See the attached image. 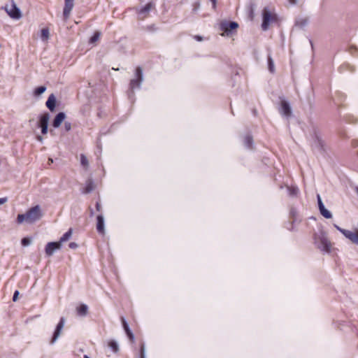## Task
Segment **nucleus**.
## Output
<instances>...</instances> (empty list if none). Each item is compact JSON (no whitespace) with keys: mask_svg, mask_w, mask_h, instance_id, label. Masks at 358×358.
I'll return each mask as SVG.
<instances>
[{"mask_svg":"<svg viewBox=\"0 0 358 358\" xmlns=\"http://www.w3.org/2000/svg\"><path fill=\"white\" fill-rule=\"evenodd\" d=\"M308 138L310 141L311 148L314 152L320 155L326 154L325 143L322 139L318 128L313 125L309 131Z\"/></svg>","mask_w":358,"mask_h":358,"instance_id":"obj_1","label":"nucleus"},{"mask_svg":"<svg viewBox=\"0 0 358 358\" xmlns=\"http://www.w3.org/2000/svg\"><path fill=\"white\" fill-rule=\"evenodd\" d=\"M43 217L41 206L37 204L29 208L25 213L18 214L16 218V223L22 224L24 222L34 224Z\"/></svg>","mask_w":358,"mask_h":358,"instance_id":"obj_2","label":"nucleus"},{"mask_svg":"<svg viewBox=\"0 0 358 358\" xmlns=\"http://www.w3.org/2000/svg\"><path fill=\"white\" fill-rule=\"evenodd\" d=\"M313 241L315 246L323 252L329 253L331 252V243L324 231L320 230L318 232H315Z\"/></svg>","mask_w":358,"mask_h":358,"instance_id":"obj_3","label":"nucleus"},{"mask_svg":"<svg viewBox=\"0 0 358 358\" xmlns=\"http://www.w3.org/2000/svg\"><path fill=\"white\" fill-rule=\"evenodd\" d=\"M262 29L264 31H266L271 23L277 22L278 15L276 13H272L268 6H266L262 11Z\"/></svg>","mask_w":358,"mask_h":358,"instance_id":"obj_4","label":"nucleus"},{"mask_svg":"<svg viewBox=\"0 0 358 358\" xmlns=\"http://www.w3.org/2000/svg\"><path fill=\"white\" fill-rule=\"evenodd\" d=\"M238 27V23L235 21L222 20L220 24V29L227 36L235 34Z\"/></svg>","mask_w":358,"mask_h":358,"instance_id":"obj_5","label":"nucleus"},{"mask_svg":"<svg viewBox=\"0 0 358 358\" xmlns=\"http://www.w3.org/2000/svg\"><path fill=\"white\" fill-rule=\"evenodd\" d=\"M143 80V69L141 66H137L135 69V78L131 79L129 82V88H131V90L140 89Z\"/></svg>","mask_w":358,"mask_h":358,"instance_id":"obj_6","label":"nucleus"},{"mask_svg":"<svg viewBox=\"0 0 358 358\" xmlns=\"http://www.w3.org/2000/svg\"><path fill=\"white\" fill-rule=\"evenodd\" d=\"M280 99L279 112L282 116L288 119L292 115V109L290 103L284 97H280Z\"/></svg>","mask_w":358,"mask_h":358,"instance_id":"obj_7","label":"nucleus"},{"mask_svg":"<svg viewBox=\"0 0 358 358\" xmlns=\"http://www.w3.org/2000/svg\"><path fill=\"white\" fill-rule=\"evenodd\" d=\"M3 8L5 9L8 16L12 19L19 20L22 17V12L13 0H11V5L10 8H8V5H6L5 7H3Z\"/></svg>","mask_w":358,"mask_h":358,"instance_id":"obj_8","label":"nucleus"},{"mask_svg":"<svg viewBox=\"0 0 358 358\" xmlns=\"http://www.w3.org/2000/svg\"><path fill=\"white\" fill-rule=\"evenodd\" d=\"M66 322V319L64 317H61L59 322L56 325L55 330L52 333V335L51 336V338L50 340V344L53 345L56 343L57 339L61 335V333L62 331V329H64V324Z\"/></svg>","mask_w":358,"mask_h":358,"instance_id":"obj_9","label":"nucleus"},{"mask_svg":"<svg viewBox=\"0 0 358 358\" xmlns=\"http://www.w3.org/2000/svg\"><path fill=\"white\" fill-rule=\"evenodd\" d=\"M62 248V244L57 241L48 242L45 247V255L48 257L53 255L55 251Z\"/></svg>","mask_w":358,"mask_h":358,"instance_id":"obj_10","label":"nucleus"},{"mask_svg":"<svg viewBox=\"0 0 358 358\" xmlns=\"http://www.w3.org/2000/svg\"><path fill=\"white\" fill-rule=\"evenodd\" d=\"M73 6L74 0H64V6L63 8V17L64 21H66L69 18Z\"/></svg>","mask_w":358,"mask_h":358,"instance_id":"obj_11","label":"nucleus"},{"mask_svg":"<svg viewBox=\"0 0 358 358\" xmlns=\"http://www.w3.org/2000/svg\"><path fill=\"white\" fill-rule=\"evenodd\" d=\"M66 113L64 112H59L54 117V119L52 121V126L55 129L59 128L62 123L66 119Z\"/></svg>","mask_w":358,"mask_h":358,"instance_id":"obj_12","label":"nucleus"},{"mask_svg":"<svg viewBox=\"0 0 358 358\" xmlns=\"http://www.w3.org/2000/svg\"><path fill=\"white\" fill-rule=\"evenodd\" d=\"M96 229L99 234L105 233V220L103 215L100 214L96 216Z\"/></svg>","mask_w":358,"mask_h":358,"instance_id":"obj_13","label":"nucleus"},{"mask_svg":"<svg viewBox=\"0 0 358 358\" xmlns=\"http://www.w3.org/2000/svg\"><path fill=\"white\" fill-rule=\"evenodd\" d=\"M57 103V98H56L55 95L54 94H51L48 96V98L45 102V106L51 112H53L56 109Z\"/></svg>","mask_w":358,"mask_h":358,"instance_id":"obj_14","label":"nucleus"},{"mask_svg":"<svg viewBox=\"0 0 358 358\" xmlns=\"http://www.w3.org/2000/svg\"><path fill=\"white\" fill-rule=\"evenodd\" d=\"M50 119V114L48 112H45L38 116L37 122L38 127H48Z\"/></svg>","mask_w":358,"mask_h":358,"instance_id":"obj_15","label":"nucleus"},{"mask_svg":"<svg viewBox=\"0 0 358 358\" xmlns=\"http://www.w3.org/2000/svg\"><path fill=\"white\" fill-rule=\"evenodd\" d=\"M298 215L297 209L294 207H291L289 210V217L292 218V221L290 222L291 227H287L289 231H294V224L297 221L296 217Z\"/></svg>","mask_w":358,"mask_h":358,"instance_id":"obj_16","label":"nucleus"},{"mask_svg":"<svg viewBox=\"0 0 358 358\" xmlns=\"http://www.w3.org/2000/svg\"><path fill=\"white\" fill-rule=\"evenodd\" d=\"M154 6V3L152 1L147 3L145 6L136 8L138 15H143L149 13Z\"/></svg>","mask_w":358,"mask_h":358,"instance_id":"obj_17","label":"nucleus"},{"mask_svg":"<svg viewBox=\"0 0 358 358\" xmlns=\"http://www.w3.org/2000/svg\"><path fill=\"white\" fill-rule=\"evenodd\" d=\"M47 90L45 85H40L34 88L33 91V96L35 98L40 97Z\"/></svg>","mask_w":358,"mask_h":358,"instance_id":"obj_18","label":"nucleus"},{"mask_svg":"<svg viewBox=\"0 0 358 358\" xmlns=\"http://www.w3.org/2000/svg\"><path fill=\"white\" fill-rule=\"evenodd\" d=\"M94 188V181L92 179H88L86 181L85 186L83 190V194H89L93 191Z\"/></svg>","mask_w":358,"mask_h":358,"instance_id":"obj_19","label":"nucleus"},{"mask_svg":"<svg viewBox=\"0 0 358 358\" xmlns=\"http://www.w3.org/2000/svg\"><path fill=\"white\" fill-rule=\"evenodd\" d=\"M76 312L79 316H85L88 312V306L85 303H80L77 307Z\"/></svg>","mask_w":358,"mask_h":358,"instance_id":"obj_20","label":"nucleus"},{"mask_svg":"<svg viewBox=\"0 0 358 358\" xmlns=\"http://www.w3.org/2000/svg\"><path fill=\"white\" fill-rule=\"evenodd\" d=\"M287 192L289 196L296 197L299 194V189L296 185L287 187Z\"/></svg>","mask_w":358,"mask_h":358,"instance_id":"obj_21","label":"nucleus"},{"mask_svg":"<svg viewBox=\"0 0 358 358\" xmlns=\"http://www.w3.org/2000/svg\"><path fill=\"white\" fill-rule=\"evenodd\" d=\"M255 8H256V4L254 2H250V3L248 6V18L251 21H252L255 17Z\"/></svg>","mask_w":358,"mask_h":358,"instance_id":"obj_22","label":"nucleus"},{"mask_svg":"<svg viewBox=\"0 0 358 358\" xmlns=\"http://www.w3.org/2000/svg\"><path fill=\"white\" fill-rule=\"evenodd\" d=\"M73 230L71 228L69 229L67 231H66L59 238V241H58V243H60L62 245V243H64L67 241H69L72 235Z\"/></svg>","mask_w":358,"mask_h":358,"instance_id":"obj_23","label":"nucleus"},{"mask_svg":"<svg viewBox=\"0 0 358 358\" xmlns=\"http://www.w3.org/2000/svg\"><path fill=\"white\" fill-rule=\"evenodd\" d=\"M267 65H268V71L271 73H273L275 72L274 61H273L272 56L270 53H268L267 55Z\"/></svg>","mask_w":358,"mask_h":358,"instance_id":"obj_24","label":"nucleus"},{"mask_svg":"<svg viewBox=\"0 0 358 358\" xmlns=\"http://www.w3.org/2000/svg\"><path fill=\"white\" fill-rule=\"evenodd\" d=\"M254 141L253 138L251 135H246L244 139V145L245 148L248 149H252L253 148Z\"/></svg>","mask_w":358,"mask_h":358,"instance_id":"obj_25","label":"nucleus"},{"mask_svg":"<svg viewBox=\"0 0 358 358\" xmlns=\"http://www.w3.org/2000/svg\"><path fill=\"white\" fill-rule=\"evenodd\" d=\"M345 71H349L350 72L352 73L355 71V69L349 64H343V65L339 66L338 71L340 73H343Z\"/></svg>","mask_w":358,"mask_h":358,"instance_id":"obj_26","label":"nucleus"},{"mask_svg":"<svg viewBox=\"0 0 358 358\" xmlns=\"http://www.w3.org/2000/svg\"><path fill=\"white\" fill-rule=\"evenodd\" d=\"M320 213L326 219L332 218V213L326 207L319 209Z\"/></svg>","mask_w":358,"mask_h":358,"instance_id":"obj_27","label":"nucleus"},{"mask_svg":"<svg viewBox=\"0 0 358 358\" xmlns=\"http://www.w3.org/2000/svg\"><path fill=\"white\" fill-rule=\"evenodd\" d=\"M120 320H121V322H122V328L125 332V334L131 331V329H130V327H129V324L127 322V320H126V318L123 316L120 317Z\"/></svg>","mask_w":358,"mask_h":358,"instance_id":"obj_28","label":"nucleus"},{"mask_svg":"<svg viewBox=\"0 0 358 358\" xmlns=\"http://www.w3.org/2000/svg\"><path fill=\"white\" fill-rule=\"evenodd\" d=\"M108 346L114 352H117L119 350L118 343L114 340H111L108 342Z\"/></svg>","mask_w":358,"mask_h":358,"instance_id":"obj_29","label":"nucleus"},{"mask_svg":"<svg viewBox=\"0 0 358 358\" xmlns=\"http://www.w3.org/2000/svg\"><path fill=\"white\" fill-rule=\"evenodd\" d=\"M138 358H146L145 357V343L143 342H142L140 344Z\"/></svg>","mask_w":358,"mask_h":358,"instance_id":"obj_30","label":"nucleus"},{"mask_svg":"<svg viewBox=\"0 0 358 358\" xmlns=\"http://www.w3.org/2000/svg\"><path fill=\"white\" fill-rule=\"evenodd\" d=\"M355 232L346 229L342 231V234L352 242Z\"/></svg>","mask_w":358,"mask_h":358,"instance_id":"obj_31","label":"nucleus"},{"mask_svg":"<svg viewBox=\"0 0 358 358\" xmlns=\"http://www.w3.org/2000/svg\"><path fill=\"white\" fill-rule=\"evenodd\" d=\"M100 35L101 33L99 31H94L92 36L90 38L89 43H94L96 42L99 39Z\"/></svg>","mask_w":358,"mask_h":358,"instance_id":"obj_32","label":"nucleus"},{"mask_svg":"<svg viewBox=\"0 0 358 358\" xmlns=\"http://www.w3.org/2000/svg\"><path fill=\"white\" fill-rule=\"evenodd\" d=\"M144 29L150 33H155L159 30V28L155 24H152L145 27Z\"/></svg>","mask_w":358,"mask_h":358,"instance_id":"obj_33","label":"nucleus"},{"mask_svg":"<svg viewBox=\"0 0 358 358\" xmlns=\"http://www.w3.org/2000/svg\"><path fill=\"white\" fill-rule=\"evenodd\" d=\"M31 237L25 236L21 239V245L23 247L29 246L31 243Z\"/></svg>","mask_w":358,"mask_h":358,"instance_id":"obj_34","label":"nucleus"},{"mask_svg":"<svg viewBox=\"0 0 358 358\" xmlns=\"http://www.w3.org/2000/svg\"><path fill=\"white\" fill-rule=\"evenodd\" d=\"M49 34V29L48 28H43L41 30V38L42 40H47Z\"/></svg>","mask_w":358,"mask_h":358,"instance_id":"obj_35","label":"nucleus"},{"mask_svg":"<svg viewBox=\"0 0 358 358\" xmlns=\"http://www.w3.org/2000/svg\"><path fill=\"white\" fill-rule=\"evenodd\" d=\"M80 164L83 167H87L88 166V159L84 154L80 155Z\"/></svg>","mask_w":358,"mask_h":358,"instance_id":"obj_36","label":"nucleus"},{"mask_svg":"<svg viewBox=\"0 0 358 358\" xmlns=\"http://www.w3.org/2000/svg\"><path fill=\"white\" fill-rule=\"evenodd\" d=\"M127 96H128V99H129V101L131 102H133L135 99L134 90H131V88H129L127 92Z\"/></svg>","mask_w":358,"mask_h":358,"instance_id":"obj_37","label":"nucleus"},{"mask_svg":"<svg viewBox=\"0 0 358 358\" xmlns=\"http://www.w3.org/2000/svg\"><path fill=\"white\" fill-rule=\"evenodd\" d=\"M192 6H193L192 11L194 13L197 12L199 10L200 7H201L200 0L195 1L193 3Z\"/></svg>","mask_w":358,"mask_h":358,"instance_id":"obj_38","label":"nucleus"},{"mask_svg":"<svg viewBox=\"0 0 358 358\" xmlns=\"http://www.w3.org/2000/svg\"><path fill=\"white\" fill-rule=\"evenodd\" d=\"M317 201L318 209H320L325 206L320 194L317 195Z\"/></svg>","mask_w":358,"mask_h":358,"instance_id":"obj_39","label":"nucleus"},{"mask_svg":"<svg viewBox=\"0 0 358 358\" xmlns=\"http://www.w3.org/2000/svg\"><path fill=\"white\" fill-rule=\"evenodd\" d=\"M337 94H338V100L337 101H336L335 99L334 100L335 103H337L338 101H343L345 98V96L341 92H337Z\"/></svg>","mask_w":358,"mask_h":358,"instance_id":"obj_40","label":"nucleus"},{"mask_svg":"<svg viewBox=\"0 0 358 358\" xmlns=\"http://www.w3.org/2000/svg\"><path fill=\"white\" fill-rule=\"evenodd\" d=\"M127 338L131 341L134 342L135 340V336L132 331H130L126 334Z\"/></svg>","mask_w":358,"mask_h":358,"instance_id":"obj_41","label":"nucleus"},{"mask_svg":"<svg viewBox=\"0 0 358 358\" xmlns=\"http://www.w3.org/2000/svg\"><path fill=\"white\" fill-rule=\"evenodd\" d=\"M102 151V145L100 139H98L96 141V152L101 153Z\"/></svg>","mask_w":358,"mask_h":358,"instance_id":"obj_42","label":"nucleus"},{"mask_svg":"<svg viewBox=\"0 0 358 358\" xmlns=\"http://www.w3.org/2000/svg\"><path fill=\"white\" fill-rule=\"evenodd\" d=\"M20 295V292L18 290H15L13 293L12 300L13 301L15 302L17 301Z\"/></svg>","mask_w":358,"mask_h":358,"instance_id":"obj_43","label":"nucleus"},{"mask_svg":"<svg viewBox=\"0 0 358 358\" xmlns=\"http://www.w3.org/2000/svg\"><path fill=\"white\" fill-rule=\"evenodd\" d=\"M64 129L66 131H69L71 129V123L69 122H64Z\"/></svg>","mask_w":358,"mask_h":358,"instance_id":"obj_44","label":"nucleus"},{"mask_svg":"<svg viewBox=\"0 0 358 358\" xmlns=\"http://www.w3.org/2000/svg\"><path fill=\"white\" fill-rule=\"evenodd\" d=\"M346 121L349 123H352V124H355L357 122V119L352 116V115H349L348 118L346 120Z\"/></svg>","mask_w":358,"mask_h":358,"instance_id":"obj_45","label":"nucleus"},{"mask_svg":"<svg viewBox=\"0 0 358 358\" xmlns=\"http://www.w3.org/2000/svg\"><path fill=\"white\" fill-rule=\"evenodd\" d=\"M308 22L306 20H301L299 22H296V24H298L301 27H303L307 24Z\"/></svg>","mask_w":358,"mask_h":358,"instance_id":"obj_46","label":"nucleus"},{"mask_svg":"<svg viewBox=\"0 0 358 358\" xmlns=\"http://www.w3.org/2000/svg\"><path fill=\"white\" fill-rule=\"evenodd\" d=\"M41 132L43 135H45L48 131V127H40Z\"/></svg>","mask_w":358,"mask_h":358,"instance_id":"obj_47","label":"nucleus"},{"mask_svg":"<svg viewBox=\"0 0 358 358\" xmlns=\"http://www.w3.org/2000/svg\"><path fill=\"white\" fill-rule=\"evenodd\" d=\"M69 247L71 249H76L78 247V245L76 243H75V242H71L69 244Z\"/></svg>","mask_w":358,"mask_h":358,"instance_id":"obj_48","label":"nucleus"},{"mask_svg":"<svg viewBox=\"0 0 358 358\" xmlns=\"http://www.w3.org/2000/svg\"><path fill=\"white\" fill-rule=\"evenodd\" d=\"M352 243L356 245H358V234L356 232L355 234L354 238L352 240Z\"/></svg>","mask_w":358,"mask_h":358,"instance_id":"obj_49","label":"nucleus"},{"mask_svg":"<svg viewBox=\"0 0 358 358\" xmlns=\"http://www.w3.org/2000/svg\"><path fill=\"white\" fill-rule=\"evenodd\" d=\"M352 146L354 148L358 147V140L354 139L351 142Z\"/></svg>","mask_w":358,"mask_h":358,"instance_id":"obj_50","label":"nucleus"},{"mask_svg":"<svg viewBox=\"0 0 358 358\" xmlns=\"http://www.w3.org/2000/svg\"><path fill=\"white\" fill-rule=\"evenodd\" d=\"M212 3V8L215 10L217 7V0H209Z\"/></svg>","mask_w":358,"mask_h":358,"instance_id":"obj_51","label":"nucleus"},{"mask_svg":"<svg viewBox=\"0 0 358 358\" xmlns=\"http://www.w3.org/2000/svg\"><path fill=\"white\" fill-rule=\"evenodd\" d=\"M334 227H335V228H336L338 231H340L341 234H342V231H345V230H346V229H343V228L340 227L339 226H338V225H337V224H334Z\"/></svg>","mask_w":358,"mask_h":358,"instance_id":"obj_52","label":"nucleus"},{"mask_svg":"<svg viewBox=\"0 0 358 358\" xmlns=\"http://www.w3.org/2000/svg\"><path fill=\"white\" fill-rule=\"evenodd\" d=\"M7 201H8V198L7 197H1V198H0V205H3Z\"/></svg>","mask_w":358,"mask_h":358,"instance_id":"obj_53","label":"nucleus"},{"mask_svg":"<svg viewBox=\"0 0 358 358\" xmlns=\"http://www.w3.org/2000/svg\"><path fill=\"white\" fill-rule=\"evenodd\" d=\"M95 208L97 211L101 210V203L99 201L96 202Z\"/></svg>","mask_w":358,"mask_h":358,"instance_id":"obj_54","label":"nucleus"},{"mask_svg":"<svg viewBox=\"0 0 358 358\" xmlns=\"http://www.w3.org/2000/svg\"><path fill=\"white\" fill-rule=\"evenodd\" d=\"M194 38L197 41H201L203 40V36H200V35H196L194 36Z\"/></svg>","mask_w":358,"mask_h":358,"instance_id":"obj_55","label":"nucleus"},{"mask_svg":"<svg viewBox=\"0 0 358 358\" xmlns=\"http://www.w3.org/2000/svg\"><path fill=\"white\" fill-rule=\"evenodd\" d=\"M289 3L292 5H295L297 3V0H289Z\"/></svg>","mask_w":358,"mask_h":358,"instance_id":"obj_56","label":"nucleus"},{"mask_svg":"<svg viewBox=\"0 0 358 358\" xmlns=\"http://www.w3.org/2000/svg\"><path fill=\"white\" fill-rule=\"evenodd\" d=\"M94 213L93 209H92V208H90V217H92V216H94Z\"/></svg>","mask_w":358,"mask_h":358,"instance_id":"obj_57","label":"nucleus"},{"mask_svg":"<svg viewBox=\"0 0 358 358\" xmlns=\"http://www.w3.org/2000/svg\"><path fill=\"white\" fill-rule=\"evenodd\" d=\"M290 222H288L287 223H286V225H285V227L287 229V227H291L290 226Z\"/></svg>","mask_w":358,"mask_h":358,"instance_id":"obj_58","label":"nucleus"},{"mask_svg":"<svg viewBox=\"0 0 358 358\" xmlns=\"http://www.w3.org/2000/svg\"><path fill=\"white\" fill-rule=\"evenodd\" d=\"M83 358H90L87 355H84Z\"/></svg>","mask_w":358,"mask_h":358,"instance_id":"obj_59","label":"nucleus"},{"mask_svg":"<svg viewBox=\"0 0 358 358\" xmlns=\"http://www.w3.org/2000/svg\"><path fill=\"white\" fill-rule=\"evenodd\" d=\"M42 139H43V138H42V137H41V136H39L38 137V141H42Z\"/></svg>","mask_w":358,"mask_h":358,"instance_id":"obj_60","label":"nucleus"},{"mask_svg":"<svg viewBox=\"0 0 358 358\" xmlns=\"http://www.w3.org/2000/svg\"><path fill=\"white\" fill-rule=\"evenodd\" d=\"M310 43L311 45L313 46L312 41H310Z\"/></svg>","mask_w":358,"mask_h":358,"instance_id":"obj_61","label":"nucleus"},{"mask_svg":"<svg viewBox=\"0 0 358 358\" xmlns=\"http://www.w3.org/2000/svg\"><path fill=\"white\" fill-rule=\"evenodd\" d=\"M357 155H358V151H357Z\"/></svg>","mask_w":358,"mask_h":358,"instance_id":"obj_62","label":"nucleus"}]
</instances>
